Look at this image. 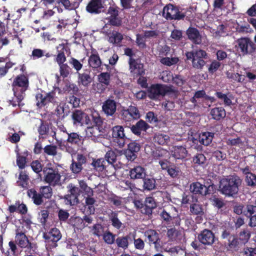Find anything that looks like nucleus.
Listing matches in <instances>:
<instances>
[{
	"label": "nucleus",
	"instance_id": "40",
	"mask_svg": "<svg viewBox=\"0 0 256 256\" xmlns=\"http://www.w3.org/2000/svg\"><path fill=\"white\" fill-rule=\"evenodd\" d=\"M214 136V134L212 132H202L199 134L198 140L201 144L207 146L212 142Z\"/></svg>",
	"mask_w": 256,
	"mask_h": 256
},
{
	"label": "nucleus",
	"instance_id": "61",
	"mask_svg": "<svg viewBox=\"0 0 256 256\" xmlns=\"http://www.w3.org/2000/svg\"><path fill=\"white\" fill-rule=\"evenodd\" d=\"M168 152L166 150L160 148L154 150L152 152V156L154 159H160L166 157Z\"/></svg>",
	"mask_w": 256,
	"mask_h": 256
},
{
	"label": "nucleus",
	"instance_id": "46",
	"mask_svg": "<svg viewBox=\"0 0 256 256\" xmlns=\"http://www.w3.org/2000/svg\"><path fill=\"white\" fill-rule=\"evenodd\" d=\"M108 216L111 222L112 225L114 228L118 230L121 228L122 224L118 219V212L112 211L108 214Z\"/></svg>",
	"mask_w": 256,
	"mask_h": 256
},
{
	"label": "nucleus",
	"instance_id": "64",
	"mask_svg": "<svg viewBox=\"0 0 256 256\" xmlns=\"http://www.w3.org/2000/svg\"><path fill=\"white\" fill-rule=\"evenodd\" d=\"M244 180L248 186L252 188L256 186V174L252 173L246 176Z\"/></svg>",
	"mask_w": 256,
	"mask_h": 256
},
{
	"label": "nucleus",
	"instance_id": "19",
	"mask_svg": "<svg viewBox=\"0 0 256 256\" xmlns=\"http://www.w3.org/2000/svg\"><path fill=\"white\" fill-rule=\"evenodd\" d=\"M104 34L107 37L108 41L116 46H120L124 40V35L116 30H104Z\"/></svg>",
	"mask_w": 256,
	"mask_h": 256
},
{
	"label": "nucleus",
	"instance_id": "25",
	"mask_svg": "<svg viewBox=\"0 0 256 256\" xmlns=\"http://www.w3.org/2000/svg\"><path fill=\"white\" fill-rule=\"evenodd\" d=\"M188 38L194 44H200L202 42V36L196 28L189 27L186 31Z\"/></svg>",
	"mask_w": 256,
	"mask_h": 256
},
{
	"label": "nucleus",
	"instance_id": "24",
	"mask_svg": "<svg viewBox=\"0 0 256 256\" xmlns=\"http://www.w3.org/2000/svg\"><path fill=\"white\" fill-rule=\"evenodd\" d=\"M90 73L91 71L88 69L84 70L82 72H78V84L86 87L88 86L93 80Z\"/></svg>",
	"mask_w": 256,
	"mask_h": 256
},
{
	"label": "nucleus",
	"instance_id": "60",
	"mask_svg": "<svg viewBox=\"0 0 256 256\" xmlns=\"http://www.w3.org/2000/svg\"><path fill=\"white\" fill-rule=\"evenodd\" d=\"M84 198H86L85 202L86 205L88 206L90 214H94L95 212V208L94 206V204L96 202V200L94 198H92V196H87Z\"/></svg>",
	"mask_w": 256,
	"mask_h": 256
},
{
	"label": "nucleus",
	"instance_id": "14",
	"mask_svg": "<svg viewBox=\"0 0 256 256\" xmlns=\"http://www.w3.org/2000/svg\"><path fill=\"white\" fill-rule=\"evenodd\" d=\"M112 132L113 142L119 148L124 147L126 140L124 127L122 126H116L112 128Z\"/></svg>",
	"mask_w": 256,
	"mask_h": 256
},
{
	"label": "nucleus",
	"instance_id": "11",
	"mask_svg": "<svg viewBox=\"0 0 256 256\" xmlns=\"http://www.w3.org/2000/svg\"><path fill=\"white\" fill-rule=\"evenodd\" d=\"M170 91V88L162 84H153L148 90V96L152 100H157L165 96Z\"/></svg>",
	"mask_w": 256,
	"mask_h": 256
},
{
	"label": "nucleus",
	"instance_id": "62",
	"mask_svg": "<svg viewBox=\"0 0 256 256\" xmlns=\"http://www.w3.org/2000/svg\"><path fill=\"white\" fill-rule=\"evenodd\" d=\"M69 63L72 68L76 71L77 74L82 68L83 64L78 60L74 58H71L69 60Z\"/></svg>",
	"mask_w": 256,
	"mask_h": 256
},
{
	"label": "nucleus",
	"instance_id": "8",
	"mask_svg": "<svg viewBox=\"0 0 256 256\" xmlns=\"http://www.w3.org/2000/svg\"><path fill=\"white\" fill-rule=\"evenodd\" d=\"M36 106L40 108H42L50 103L56 105L59 104V100L56 96V92L53 90L46 93L45 96L41 93H38L36 95Z\"/></svg>",
	"mask_w": 256,
	"mask_h": 256
},
{
	"label": "nucleus",
	"instance_id": "31",
	"mask_svg": "<svg viewBox=\"0 0 256 256\" xmlns=\"http://www.w3.org/2000/svg\"><path fill=\"white\" fill-rule=\"evenodd\" d=\"M15 242L21 248H26L28 244V239L24 232L17 230L16 232Z\"/></svg>",
	"mask_w": 256,
	"mask_h": 256
},
{
	"label": "nucleus",
	"instance_id": "56",
	"mask_svg": "<svg viewBox=\"0 0 256 256\" xmlns=\"http://www.w3.org/2000/svg\"><path fill=\"white\" fill-rule=\"evenodd\" d=\"M190 212L194 215H203L204 209L202 205L198 204H193L190 206Z\"/></svg>",
	"mask_w": 256,
	"mask_h": 256
},
{
	"label": "nucleus",
	"instance_id": "35",
	"mask_svg": "<svg viewBox=\"0 0 256 256\" xmlns=\"http://www.w3.org/2000/svg\"><path fill=\"white\" fill-rule=\"evenodd\" d=\"M14 97L11 100H9L8 101V104L12 105L13 107L18 106L20 108L24 105V104L22 102L24 100L26 94H20V92L13 91Z\"/></svg>",
	"mask_w": 256,
	"mask_h": 256
},
{
	"label": "nucleus",
	"instance_id": "32",
	"mask_svg": "<svg viewBox=\"0 0 256 256\" xmlns=\"http://www.w3.org/2000/svg\"><path fill=\"white\" fill-rule=\"evenodd\" d=\"M161 218L168 224L172 223L174 226H179L180 224V218L177 216H172L165 210H163L160 214Z\"/></svg>",
	"mask_w": 256,
	"mask_h": 256
},
{
	"label": "nucleus",
	"instance_id": "5",
	"mask_svg": "<svg viewBox=\"0 0 256 256\" xmlns=\"http://www.w3.org/2000/svg\"><path fill=\"white\" fill-rule=\"evenodd\" d=\"M29 78L27 74H22L16 76L12 84V91L26 94L25 92L29 87Z\"/></svg>",
	"mask_w": 256,
	"mask_h": 256
},
{
	"label": "nucleus",
	"instance_id": "38",
	"mask_svg": "<svg viewBox=\"0 0 256 256\" xmlns=\"http://www.w3.org/2000/svg\"><path fill=\"white\" fill-rule=\"evenodd\" d=\"M108 162L104 158H100L98 159H93L91 165L96 171L98 172H103L106 169V164Z\"/></svg>",
	"mask_w": 256,
	"mask_h": 256
},
{
	"label": "nucleus",
	"instance_id": "2",
	"mask_svg": "<svg viewBox=\"0 0 256 256\" xmlns=\"http://www.w3.org/2000/svg\"><path fill=\"white\" fill-rule=\"evenodd\" d=\"M188 60L192 62V66L194 70H202L206 64V60L208 58L206 52L202 50L188 52L186 53Z\"/></svg>",
	"mask_w": 256,
	"mask_h": 256
},
{
	"label": "nucleus",
	"instance_id": "9",
	"mask_svg": "<svg viewBox=\"0 0 256 256\" xmlns=\"http://www.w3.org/2000/svg\"><path fill=\"white\" fill-rule=\"evenodd\" d=\"M162 16L166 20H180L184 19L186 15L181 13L178 8L171 4H166L163 8Z\"/></svg>",
	"mask_w": 256,
	"mask_h": 256
},
{
	"label": "nucleus",
	"instance_id": "43",
	"mask_svg": "<svg viewBox=\"0 0 256 256\" xmlns=\"http://www.w3.org/2000/svg\"><path fill=\"white\" fill-rule=\"evenodd\" d=\"M90 116L92 118V120H91V124L87 126L88 128L94 126H98V128L102 127L103 124V120L99 113L96 111L92 112Z\"/></svg>",
	"mask_w": 256,
	"mask_h": 256
},
{
	"label": "nucleus",
	"instance_id": "13",
	"mask_svg": "<svg viewBox=\"0 0 256 256\" xmlns=\"http://www.w3.org/2000/svg\"><path fill=\"white\" fill-rule=\"evenodd\" d=\"M73 124L80 126H90L91 124L90 116L80 110H75L72 112L71 115Z\"/></svg>",
	"mask_w": 256,
	"mask_h": 256
},
{
	"label": "nucleus",
	"instance_id": "18",
	"mask_svg": "<svg viewBox=\"0 0 256 256\" xmlns=\"http://www.w3.org/2000/svg\"><path fill=\"white\" fill-rule=\"evenodd\" d=\"M138 204H140V212L148 216L152 215L153 210L157 206L154 198L152 196L146 198L144 204L140 202Z\"/></svg>",
	"mask_w": 256,
	"mask_h": 256
},
{
	"label": "nucleus",
	"instance_id": "33",
	"mask_svg": "<svg viewBox=\"0 0 256 256\" xmlns=\"http://www.w3.org/2000/svg\"><path fill=\"white\" fill-rule=\"evenodd\" d=\"M28 154L29 152L26 150L21 154L19 153L18 151L16 152V162L20 169L22 170L26 168Z\"/></svg>",
	"mask_w": 256,
	"mask_h": 256
},
{
	"label": "nucleus",
	"instance_id": "57",
	"mask_svg": "<svg viewBox=\"0 0 256 256\" xmlns=\"http://www.w3.org/2000/svg\"><path fill=\"white\" fill-rule=\"evenodd\" d=\"M92 232L94 236L100 237L104 233V228L101 224L97 223L92 226Z\"/></svg>",
	"mask_w": 256,
	"mask_h": 256
},
{
	"label": "nucleus",
	"instance_id": "17",
	"mask_svg": "<svg viewBox=\"0 0 256 256\" xmlns=\"http://www.w3.org/2000/svg\"><path fill=\"white\" fill-rule=\"evenodd\" d=\"M244 216L249 218L248 224L250 227L256 226V200L245 205Z\"/></svg>",
	"mask_w": 256,
	"mask_h": 256
},
{
	"label": "nucleus",
	"instance_id": "27",
	"mask_svg": "<svg viewBox=\"0 0 256 256\" xmlns=\"http://www.w3.org/2000/svg\"><path fill=\"white\" fill-rule=\"evenodd\" d=\"M208 188L199 182H194L190 184V190L194 194L206 196L209 194Z\"/></svg>",
	"mask_w": 256,
	"mask_h": 256
},
{
	"label": "nucleus",
	"instance_id": "15",
	"mask_svg": "<svg viewBox=\"0 0 256 256\" xmlns=\"http://www.w3.org/2000/svg\"><path fill=\"white\" fill-rule=\"evenodd\" d=\"M120 8L116 6H110L107 14L110 15L107 18L108 24L114 26H120L122 24V19L119 16Z\"/></svg>",
	"mask_w": 256,
	"mask_h": 256
},
{
	"label": "nucleus",
	"instance_id": "7",
	"mask_svg": "<svg viewBox=\"0 0 256 256\" xmlns=\"http://www.w3.org/2000/svg\"><path fill=\"white\" fill-rule=\"evenodd\" d=\"M46 246L50 248H56L58 246V242L62 238L60 230L56 228H51L50 231L43 234Z\"/></svg>",
	"mask_w": 256,
	"mask_h": 256
},
{
	"label": "nucleus",
	"instance_id": "37",
	"mask_svg": "<svg viewBox=\"0 0 256 256\" xmlns=\"http://www.w3.org/2000/svg\"><path fill=\"white\" fill-rule=\"evenodd\" d=\"M30 180L29 176L26 170H20L18 180L17 183L18 185L22 188H28V181Z\"/></svg>",
	"mask_w": 256,
	"mask_h": 256
},
{
	"label": "nucleus",
	"instance_id": "55",
	"mask_svg": "<svg viewBox=\"0 0 256 256\" xmlns=\"http://www.w3.org/2000/svg\"><path fill=\"white\" fill-rule=\"evenodd\" d=\"M78 196L72 194L68 192V194L64 196L65 202L66 204L70 206H74L78 202Z\"/></svg>",
	"mask_w": 256,
	"mask_h": 256
},
{
	"label": "nucleus",
	"instance_id": "50",
	"mask_svg": "<svg viewBox=\"0 0 256 256\" xmlns=\"http://www.w3.org/2000/svg\"><path fill=\"white\" fill-rule=\"evenodd\" d=\"M93 221V218L90 215H84L82 218H78V222L79 228L82 229L88 226V224L86 225L85 223L90 224Z\"/></svg>",
	"mask_w": 256,
	"mask_h": 256
},
{
	"label": "nucleus",
	"instance_id": "52",
	"mask_svg": "<svg viewBox=\"0 0 256 256\" xmlns=\"http://www.w3.org/2000/svg\"><path fill=\"white\" fill-rule=\"evenodd\" d=\"M98 81L106 86H108L110 84V72H102L98 75Z\"/></svg>",
	"mask_w": 256,
	"mask_h": 256
},
{
	"label": "nucleus",
	"instance_id": "4",
	"mask_svg": "<svg viewBox=\"0 0 256 256\" xmlns=\"http://www.w3.org/2000/svg\"><path fill=\"white\" fill-rule=\"evenodd\" d=\"M221 238L227 240V242H225V246L228 250L232 252H236L239 250L240 244L238 238L236 235L232 234L230 230L224 229L221 234Z\"/></svg>",
	"mask_w": 256,
	"mask_h": 256
},
{
	"label": "nucleus",
	"instance_id": "47",
	"mask_svg": "<svg viewBox=\"0 0 256 256\" xmlns=\"http://www.w3.org/2000/svg\"><path fill=\"white\" fill-rule=\"evenodd\" d=\"M68 138L66 142L72 144L79 145L82 142V136L76 132L67 133Z\"/></svg>",
	"mask_w": 256,
	"mask_h": 256
},
{
	"label": "nucleus",
	"instance_id": "39",
	"mask_svg": "<svg viewBox=\"0 0 256 256\" xmlns=\"http://www.w3.org/2000/svg\"><path fill=\"white\" fill-rule=\"evenodd\" d=\"M130 240V236L129 234H127L118 236L116 239L115 242L118 248L125 250L128 248Z\"/></svg>",
	"mask_w": 256,
	"mask_h": 256
},
{
	"label": "nucleus",
	"instance_id": "12",
	"mask_svg": "<svg viewBox=\"0 0 256 256\" xmlns=\"http://www.w3.org/2000/svg\"><path fill=\"white\" fill-rule=\"evenodd\" d=\"M144 236L146 238L145 241L150 246L154 245V248L158 250L162 246V242L160 238V234L156 230L148 229L144 232Z\"/></svg>",
	"mask_w": 256,
	"mask_h": 256
},
{
	"label": "nucleus",
	"instance_id": "16",
	"mask_svg": "<svg viewBox=\"0 0 256 256\" xmlns=\"http://www.w3.org/2000/svg\"><path fill=\"white\" fill-rule=\"evenodd\" d=\"M198 241L205 246H212L217 240L214 233L210 230L205 228L198 234Z\"/></svg>",
	"mask_w": 256,
	"mask_h": 256
},
{
	"label": "nucleus",
	"instance_id": "54",
	"mask_svg": "<svg viewBox=\"0 0 256 256\" xmlns=\"http://www.w3.org/2000/svg\"><path fill=\"white\" fill-rule=\"evenodd\" d=\"M168 174L172 178H178L180 176V170L178 167L176 166L174 164L168 169Z\"/></svg>",
	"mask_w": 256,
	"mask_h": 256
},
{
	"label": "nucleus",
	"instance_id": "20",
	"mask_svg": "<svg viewBox=\"0 0 256 256\" xmlns=\"http://www.w3.org/2000/svg\"><path fill=\"white\" fill-rule=\"evenodd\" d=\"M130 70L134 76H142L144 74L145 70L144 64L138 62L134 58H130L128 60Z\"/></svg>",
	"mask_w": 256,
	"mask_h": 256
},
{
	"label": "nucleus",
	"instance_id": "44",
	"mask_svg": "<svg viewBox=\"0 0 256 256\" xmlns=\"http://www.w3.org/2000/svg\"><path fill=\"white\" fill-rule=\"evenodd\" d=\"M8 248L6 250L4 248V250H2L1 252L5 256H16L18 251V247L16 242L10 241L8 242Z\"/></svg>",
	"mask_w": 256,
	"mask_h": 256
},
{
	"label": "nucleus",
	"instance_id": "29",
	"mask_svg": "<svg viewBox=\"0 0 256 256\" xmlns=\"http://www.w3.org/2000/svg\"><path fill=\"white\" fill-rule=\"evenodd\" d=\"M88 64L89 66L94 70L98 69L102 65V60L98 52L95 49L92 50V54L88 58Z\"/></svg>",
	"mask_w": 256,
	"mask_h": 256
},
{
	"label": "nucleus",
	"instance_id": "23",
	"mask_svg": "<svg viewBox=\"0 0 256 256\" xmlns=\"http://www.w3.org/2000/svg\"><path fill=\"white\" fill-rule=\"evenodd\" d=\"M86 162V158L82 154H78L76 156V161L72 160L70 168L75 174L80 173L82 170V164Z\"/></svg>",
	"mask_w": 256,
	"mask_h": 256
},
{
	"label": "nucleus",
	"instance_id": "45",
	"mask_svg": "<svg viewBox=\"0 0 256 256\" xmlns=\"http://www.w3.org/2000/svg\"><path fill=\"white\" fill-rule=\"evenodd\" d=\"M143 186L142 188L144 190L147 191H150L156 189V182L154 178H146L145 176L142 178Z\"/></svg>",
	"mask_w": 256,
	"mask_h": 256
},
{
	"label": "nucleus",
	"instance_id": "59",
	"mask_svg": "<svg viewBox=\"0 0 256 256\" xmlns=\"http://www.w3.org/2000/svg\"><path fill=\"white\" fill-rule=\"evenodd\" d=\"M58 3H61L65 8L69 10L75 9L78 6L76 2L71 3L69 0H56Z\"/></svg>",
	"mask_w": 256,
	"mask_h": 256
},
{
	"label": "nucleus",
	"instance_id": "30",
	"mask_svg": "<svg viewBox=\"0 0 256 256\" xmlns=\"http://www.w3.org/2000/svg\"><path fill=\"white\" fill-rule=\"evenodd\" d=\"M67 44V42L62 43L59 44L56 46L58 54L54 56H56L55 61L58 63V64H62L66 60L64 51L66 50Z\"/></svg>",
	"mask_w": 256,
	"mask_h": 256
},
{
	"label": "nucleus",
	"instance_id": "49",
	"mask_svg": "<svg viewBox=\"0 0 256 256\" xmlns=\"http://www.w3.org/2000/svg\"><path fill=\"white\" fill-rule=\"evenodd\" d=\"M238 236L239 241L241 242L243 244H246L248 242L250 238L251 232L248 229H244L242 230L240 232Z\"/></svg>",
	"mask_w": 256,
	"mask_h": 256
},
{
	"label": "nucleus",
	"instance_id": "22",
	"mask_svg": "<svg viewBox=\"0 0 256 256\" xmlns=\"http://www.w3.org/2000/svg\"><path fill=\"white\" fill-rule=\"evenodd\" d=\"M150 128V126L142 120H139L135 124L132 125L130 128L132 134L138 136H140L142 134H144Z\"/></svg>",
	"mask_w": 256,
	"mask_h": 256
},
{
	"label": "nucleus",
	"instance_id": "36",
	"mask_svg": "<svg viewBox=\"0 0 256 256\" xmlns=\"http://www.w3.org/2000/svg\"><path fill=\"white\" fill-rule=\"evenodd\" d=\"M172 154L176 159H184L186 157L188 151L183 146H176L173 148Z\"/></svg>",
	"mask_w": 256,
	"mask_h": 256
},
{
	"label": "nucleus",
	"instance_id": "42",
	"mask_svg": "<svg viewBox=\"0 0 256 256\" xmlns=\"http://www.w3.org/2000/svg\"><path fill=\"white\" fill-rule=\"evenodd\" d=\"M210 114L212 118L216 120H219L225 118L226 112L224 108L222 107H216L212 109Z\"/></svg>",
	"mask_w": 256,
	"mask_h": 256
},
{
	"label": "nucleus",
	"instance_id": "53",
	"mask_svg": "<svg viewBox=\"0 0 256 256\" xmlns=\"http://www.w3.org/2000/svg\"><path fill=\"white\" fill-rule=\"evenodd\" d=\"M179 62V58L177 57L168 58L164 57L160 60V62L164 65L170 66L176 64Z\"/></svg>",
	"mask_w": 256,
	"mask_h": 256
},
{
	"label": "nucleus",
	"instance_id": "51",
	"mask_svg": "<svg viewBox=\"0 0 256 256\" xmlns=\"http://www.w3.org/2000/svg\"><path fill=\"white\" fill-rule=\"evenodd\" d=\"M102 236L104 242L108 244H112L116 242V235L109 230L105 232Z\"/></svg>",
	"mask_w": 256,
	"mask_h": 256
},
{
	"label": "nucleus",
	"instance_id": "34",
	"mask_svg": "<svg viewBox=\"0 0 256 256\" xmlns=\"http://www.w3.org/2000/svg\"><path fill=\"white\" fill-rule=\"evenodd\" d=\"M28 196L31 198L33 202L36 206L42 204L43 202V196L41 193H38L34 188L28 189L27 191Z\"/></svg>",
	"mask_w": 256,
	"mask_h": 256
},
{
	"label": "nucleus",
	"instance_id": "10",
	"mask_svg": "<svg viewBox=\"0 0 256 256\" xmlns=\"http://www.w3.org/2000/svg\"><path fill=\"white\" fill-rule=\"evenodd\" d=\"M51 163H48L43 168L44 180L51 185L55 186L60 180V176L56 169L51 168Z\"/></svg>",
	"mask_w": 256,
	"mask_h": 256
},
{
	"label": "nucleus",
	"instance_id": "1",
	"mask_svg": "<svg viewBox=\"0 0 256 256\" xmlns=\"http://www.w3.org/2000/svg\"><path fill=\"white\" fill-rule=\"evenodd\" d=\"M242 182L236 174L229 175L220 180L218 190L226 197L235 198L238 194Z\"/></svg>",
	"mask_w": 256,
	"mask_h": 256
},
{
	"label": "nucleus",
	"instance_id": "28",
	"mask_svg": "<svg viewBox=\"0 0 256 256\" xmlns=\"http://www.w3.org/2000/svg\"><path fill=\"white\" fill-rule=\"evenodd\" d=\"M127 170L128 171V175L131 180L142 179L145 176V169L142 166H134Z\"/></svg>",
	"mask_w": 256,
	"mask_h": 256
},
{
	"label": "nucleus",
	"instance_id": "63",
	"mask_svg": "<svg viewBox=\"0 0 256 256\" xmlns=\"http://www.w3.org/2000/svg\"><path fill=\"white\" fill-rule=\"evenodd\" d=\"M116 152L112 150H110L106 152L104 159L108 162L107 164H114L116 162Z\"/></svg>",
	"mask_w": 256,
	"mask_h": 256
},
{
	"label": "nucleus",
	"instance_id": "26",
	"mask_svg": "<svg viewBox=\"0 0 256 256\" xmlns=\"http://www.w3.org/2000/svg\"><path fill=\"white\" fill-rule=\"evenodd\" d=\"M8 210L10 214L18 212L21 215H25L28 212V209L26 204L18 200L14 204L9 206Z\"/></svg>",
	"mask_w": 256,
	"mask_h": 256
},
{
	"label": "nucleus",
	"instance_id": "21",
	"mask_svg": "<svg viewBox=\"0 0 256 256\" xmlns=\"http://www.w3.org/2000/svg\"><path fill=\"white\" fill-rule=\"evenodd\" d=\"M116 102L112 99L108 98L102 105V112L108 116H113L116 111Z\"/></svg>",
	"mask_w": 256,
	"mask_h": 256
},
{
	"label": "nucleus",
	"instance_id": "48",
	"mask_svg": "<svg viewBox=\"0 0 256 256\" xmlns=\"http://www.w3.org/2000/svg\"><path fill=\"white\" fill-rule=\"evenodd\" d=\"M57 146L54 144H48L43 149L44 154L47 156H56L57 154Z\"/></svg>",
	"mask_w": 256,
	"mask_h": 256
},
{
	"label": "nucleus",
	"instance_id": "6",
	"mask_svg": "<svg viewBox=\"0 0 256 256\" xmlns=\"http://www.w3.org/2000/svg\"><path fill=\"white\" fill-rule=\"evenodd\" d=\"M110 0H90L86 6V10L92 14H98L104 12L110 4Z\"/></svg>",
	"mask_w": 256,
	"mask_h": 256
},
{
	"label": "nucleus",
	"instance_id": "58",
	"mask_svg": "<svg viewBox=\"0 0 256 256\" xmlns=\"http://www.w3.org/2000/svg\"><path fill=\"white\" fill-rule=\"evenodd\" d=\"M60 66V76L63 78H66L68 76L69 74L72 71V68L68 65L67 64H58Z\"/></svg>",
	"mask_w": 256,
	"mask_h": 256
},
{
	"label": "nucleus",
	"instance_id": "3",
	"mask_svg": "<svg viewBox=\"0 0 256 256\" xmlns=\"http://www.w3.org/2000/svg\"><path fill=\"white\" fill-rule=\"evenodd\" d=\"M236 42V50L243 56L252 55L256 52V44L248 37L239 38Z\"/></svg>",
	"mask_w": 256,
	"mask_h": 256
},
{
	"label": "nucleus",
	"instance_id": "41",
	"mask_svg": "<svg viewBox=\"0 0 256 256\" xmlns=\"http://www.w3.org/2000/svg\"><path fill=\"white\" fill-rule=\"evenodd\" d=\"M153 140L160 145L167 144L170 140V136L164 134L157 132L154 134Z\"/></svg>",
	"mask_w": 256,
	"mask_h": 256
}]
</instances>
